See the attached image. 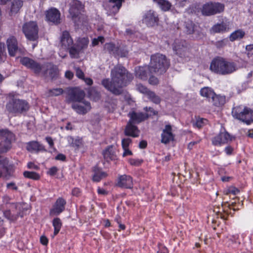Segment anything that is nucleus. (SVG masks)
Masks as SVG:
<instances>
[{
    "mask_svg": "<svg viewBox=\"0 0 253 253\" xmlns=\"http://www.w3.org/2000/svg\"><path fill=\"white\" fill-rule=\"evenodd\" d=\"M111 81L105 79L102 81V84L107 90L116 95L122 93V88L126 86L132 78V75L121 65L115 66L111 72Z\"/></svg>",
    "mask_w": 253,
    "mask_h": 253,
    "instance_id": "nucleus-1",
    "label": "nucleus"
},
{
    "mask_svg": "<svg viewBox=\"0 0 253 253\" xmlns=\"http://www.w3.org/2000/svg\"><path fill=\"white\" fill-rule=\"evenodd\" d=\"M210 69L215 74L228 75L236 72L238 67L235 62L228 61L221 57H217L211 61Z\"/></svg>",
    "mask_w": 253,
    "mask_h": 253,
    "instance_id": "nucleus-2",
    "label": "nucleus"
},
{
    "mask_svg": "<svg viewBox=\"0 0 253 253\" xmlns=\"http://www.w3.org/2000/svg\"><path fill=\"white\" fill-rule=\"evenodd\" d=\"M169 65V62L165 55L156 54L151 57L149 71L150 73L162 74L166 71Z\"/></svg>",
    "mask_w": 253,
    "mask_h": 253,
    "instance_id": "nucleus-3",
    "label": "nucleus"
},
{
    "mask_svg": "<svg viewBox=\"0 0 253 253\" xmlns=\"http://www.w3.org/2000/svg\"><path fill=\"white\" fill-rule=\"evenodd\" d=\"M30 108L28 102L23 99L12 98L6 104V109L10 113L16 115L26 113Z\"/></svg>",
    "mask_w": 253,
    "mask_h": 253,
    "instance_id": "nucleus-4",
    "label": "nucleus"
},
{
    "mask_svg": "<svg viewBox=\"0 0 253 253\" xmlns=\"http://www.w3.org/2000/svg\"><path fill=\"white\" fill-rule=\"evenodd\" d=\"M232 114L234 118L248 125L253 122V111L248 107L236 106L233 108Z\"/></svg>",
    "mask_w": 253,
    "mask_h": 253,
    "instance_id": "nucleus-5",
    "label": "nucleus"
},
{
    "mask_svg": "<svg viewBox=\"0 0 253 253\" xmlns=\"http://www.w3.org/2000/svg\"><path fill=\"white\" fill-rule=\"evenodd\" d=\"M224 10L223 4L217 2H210L203 6L202 13L204 15L211 16L220 13Z\"/></svg>",
    "mask_w": 253,
    "mask_h": 253,
    "instance_id": "nucleus-6",
    "label": "nucleus"
},
{
    "mask_svg": "<svg viewBox=\"0 0 253 253\" xmlns=\"http://www.w3.org/2000/svg\"><path fill=\"white\" fill-rule=\"evenodd\" d=\"M23 32L25 37L30 41H34L38 38V27L37 23L30 21L23 26Z\"/></svg>",
    "mask_w": 253,
    "mask_h": 253,
    "instance_id": "nucleus-7",
    "label": "nucleus"
},
{
    "mask_svg": "<svg viewBox=\"0 0 253 253\" xmlns=\"http://www.w3.org/2000/svg\"><path fill=\"white\" fill-rule=\"evenodd\" d=\"M85 94L83 90L78 88H73L69 90L66 97V102L68 103H77L84 100Z\"/></svg>",
    "mask_w": 253,
    "mask_h": 253,
    "instance_id": "nucleus-8",
    "label": "nucleus"
},
{
    "mask_svg": "<svg viewBox=\"0 0 253 253\" xmlns=\"http://www.w3.org/2000/svg\"><path fill=\"white\" fill-rule=\"evenodd\" d=\"M83 8V5L80 1L74 0L69 9L73 20L78 25H79V22H81V11Z\"/></svg>",
    "mask_w": 253,
    "mask_h": 253,
    "instance_id": "nucleus-9",
    "label": "nucleus"
},
{
    "mask_svg": "<svg viewBox=\"0 0 253 253\" xmlns=\"http://www.w3.org/2000/svg\"><path fill=\"white\" fill-rule=\"evenodd\" d=\"M231 23L227 18L222 19L220 23L214 24L211 29V33H224L228 32L231 29Z\"/></svg>",
    "mask_w": 253,
    "mask_h": 253,
    "instance_id": "nucleus-10",
    "label": "nucleus"
},
{
    "mask_svg": "<svg viewBox=\"0 0 253 253\" xmlns=\"http://www.w3.org/2000/svg\"><path fill=\"white\" fill-rule=\"evenodd\" d=\"M20 63L37 74H39L42 69V66L41 64L27 57L21 58Z\"/></svg>",
    "mask_w": 253,
    "mask_h": 253,
    "instance_id": "nucleus-11",
    "label": "nucleus"
},
{
    "mask_svg": "<svg viewBox=\"0 0 253 253\" xmlns=\"http://www.w3.org/2000/svg\"><path fill=\"white\" fill-rule=\"evenodd\" d=\"M89 41L87 38H84L81 39L77 45L71 48L69 53L72 58H78L80 52L84 48H86Z\"/></svg>",
    "mask_w": 253,
    "mask_h": 253,
    "instance_id": "nucleus-12",
    "label": "nucleus"
},
{
    "mask_svg": "<svg viewBox=\"0 0 253 253\" xmlns=\"http://www.w3.org/2000/svg\"><path fill=\"white\" fill-rule=\"evenodd\" d=\"M231 140L230 135L226 131H221L218 135L212 138V144L215 146H221Z\"/></svg>",
    "mask_w": 253,
    "mask_h": 253,
    "instance_id": "nucleus-13",
    "label": "nucleus"
},
{
    "mask_svg": "<svg viewBox=\"0 0 253 253\" xmlns=\"http://www.w3.org/2000/svg\"><path fill=\"white\" fill-rule=\"evenodd\" d=\"M142 21L147 26L153 27L157 25L158 23V16L154 11L150 10L144 14Z\"/></svg>",
    "mask_w": 253,
    "mask_h": 253,
    "instance_id": "nucleus-14",
    "label": "nucleus"
},
{
    "mask_svg": "<svg viewBox=\"0 0 253 253\" xmlns=\"http://www.w3.org/2000/svg\"><path fill=\"white\" fill-rule=\"evenodd\" d=\"M71 106L78 114L82 115L86 114L91 109L90 103L84 100L81 102L73 103Z\"/></svg>",
    "mask_w": 253,
    "mask_h": 253,
    "instance_id": "nucleus-15",
    "label": "nucleus"
},
{
    "mask_svg": "<svg viewBox=\"0 0 253 253\" xmlns=\"http://www.w3.org/2000/svg\"><path fill=\"white\" fill-rule=\"evenodd\" d=\"M116 185L122 188L131 189L133 187L132 178L126 174L119 175Z\"/></svg>",
    "mask_w": 253,
    "mask_h": 253,
    "instance_id": "nucleus-16",
    "label": "nucleus"
},
{
    "mask_svg": "<svg viewBox=\"0 0 253 253\" xmlns=\"http://www.w3.org/2000/svg\"><path fill=\"white\" fill-rule=\"evenodd\" d=\"M60 44L62 48L64 49L70 50L71 48L75 46L73 44V40L70 34L67 31H64L62 33L60 39Z\"/></svg>",
    "mask_w": 253,
    "mask_h": 253,
    "instance_id": "nucleus-17",
    "label": "nucleus"
},
{
    "mask_svg": "<svg viewBox=\"0 0 253 253\" xmlns=\"http://www.w3.org/2000/svg\"><path fill=\"white\" fill-rule=\"evenodd\" d=\"M6 45L8 53L11 56H15L18 51H21L18 45L17 40L14 37L12 36L7 39Z\"/></svg>",
    "mask_w": 253,
    "mask_h": 253,
    "instance_id": "nucleus-18",
    "label": "nucleus"
},
{
    "mask_svg": "<svg viewBox=\"0 0 253 253\" xmlns=\"http://www.w3.org/2000/svg\"><path fill=\"white\" fill-rule=\"evenodd\" d=\"M174 138V134L173 133L172 126L170 125H167L162 131L161 134V142L168 144L173 141Z\"/></svg>",
    "mask_w": 253,
    "mask_h": 253,
    "instance_id": "nucleus-19",
    "label": "nucleus"
},
{
    "mask_svg": "<svg viewBox=\"0 0 253 253\" xmlns=\"http://www.w3.org/2000/svg\"><path fill=\"white\" fill-rule=\"evenodd\" d=\"M136 89L140 92L146 95L148 98H149L153 102L156 104H158L160 102L161 99L160 97L156 95L154 92L149 90L147 87L142 84H137Z\"/></svg>",
    "mask_w": 253,
    "mask_h": 253,
    "instance_id": "nucleus-20",
    "label": "nucleus"
},
{
    "mask_svg": "<svg viewBox=\"0 0 253 253\" xmlns=\"http://www.w3.org/2000/svg\"><path fill=\"white\" fill-rule=\"evenodd\" d=\"M173 49L176 54L182 57L187 50V43L184 40L176 39L173 43Z\"/></svg>",
    "mask_w": 253,
    "mask_h": 253,
    "instance_id": "nucleus-21",
    "label": "nucleus"
},
{
    "mask_svg": "<svg viewBox=\"0 0 253 253\" xmlns=\"http://www.w3.org/2000/svg\"><path fill=\"white\" fill-rule=\"evenodd\" d=\"M66 204V202L64 199L62 198H58L50 211V214L51 215H59L65 210Z\"/></svg>",
    "mask_w": 253,
    "mask_h": 253,
    "instance_id": "nucleus-22",
    "label": "nucleus"
},
{
    "mask_svg": "<svg viewBox=\"0 0 253 253\" xmlns=\"http://www.w3.org/2000/svg\"><path fill=\"white\" fill-rule=\"evenodd\" d=\"M47 21L54 24L60 23V13L59 11L55 8H51L47 10L45 13Z\"/></svg>",
    "mask_w": 253,
    "mask_h": 253,
    "instance_id": "nucleus-23",
    "label": "nucleus"
},
{
    "mask_svg": "<svg viewBox=\"0 0 253 253\" xmlns=\"http://www.w3.org/2000/svg\"><path fill=\"white\" fill-rule=\"evenodd\" d=\"M128 116L130 118V122L133 123H140L148 117V115L142 112L136 113L134 111L129 112Z\"/></svg>",
    "mask_w": 253,
    "mask_h": 253,
    "instance_id": "nucleus-24",
    "label": "nucleus"
},
{
    "mask_svg": "<svg viewBox=\"0 0 253 253\" xmlns=\"http://www.w3.org/2000/svg\"><path fill=\"white\" fill-rule=\"evenodd\" d=\"M126 135L133 137H137L139 136V131L137 127L133 125L130 121L127 124L125 130Z\"/></svg>",
    "mask_w": 253,
    "mask_h": 253,
    "instance_id": "nucleus-25",
    "label": "nucleus"
},
{
    "mask_svg": "<svg viewBox=\"0 0 253 253\" xmlns=\"http://www.w3.org/2000/svg\"><path fill=\"white\" fill-rule=\"evenodd\" d=\"M149 71V67H138L135 68L136 76L142 80H146L148 77V71Z\"/></svg>",
    "mask_w": 253,
    "mask_h": 253,
    "instance_id": "nucleus-26",
    "label": "nucleus"
},
{
    "mask_svg": "<svg viewBox=\"0 0 253 253\" xmlns=\"http://www.w3.org/2000/svg\"><path fill=\"white\" fill-rule=\"evenodd\" d=\"M0 139L2 141L12 142L15 139L14 134L7 129H0Z\"/></svg>",
    "mask_w": 253,
    "mask_h": 253,
    "instance_id": "nucleus-27",
    "label": "nucleus"
},
{
    "mask_svg": "<svg viewBox=\"0 0 253 253\" xmlns=\"http://www.w3.org/2000/svg\"><path fill=\"white\" fill-rule=\"evenodd\" d=\"M27 149L31 152H37L44 150V147L37 141H31L27 143Z\"/></svg>",
    "mask_w": 253,
    "mask_h": 253,
    "instance_id": "nucleus-28",
    "label": "nucleus"
},
{
    "mask_svg": "<svg viewBox=\"0 0 253 253\" xmlns=\"http://www.w3.org/2000/svg\"><path fill=\"white\" fill-rule=\"evenodd\" d=\"M123 1L124 0H109V7H112L110 12L114 14L117 13L122 6Z\"/></svg>",
    "mask_w": 253,
    "mask_h": 253,
    "instance_id": "nucleus-29",
    "label": "nucleus"
},
{
    "mask_svg": "<svg viewBox=\"0 0 253 253\" xmlns=\"http://www.w3.org/2000/svg\"><path fill=\"white\" fill-rule=\"evenodd\" d=\"M0 165H2L3 168L5 170L6 173L3 175L5 178L10 176L9 173V169L12 167L13 165L10 164L9 160L7 158L0 156Z\"/></svg>",
    "mask_w": 253,
    "mask_h": 253,
    "instance_id": "nucleus-30",
    "label": "nucleus"
},
{
    "mask_svg": "<svg viewBox=\"0 0 253 253\" xmlns=\"http://www.w3.org/2000/svg\"><path fill=\"white\" fill-rule=\"evenodd\" d=\"M245 32L242 29H238L232 32L229 36V39L231 42L240 40L244 38Z\"/></svg>",
    "mask_w": 253,
    "mask_h": 253,
    "instance_id": "nucleus-31",
    "label": "nucleus"
},
{
    "mask_svg": "<svg viewBox=\"0 0 253 253\" xmlns=\"http://www.w3.org/2000/svg\"><path fill=\"white\" fill-rule=\"evenodd\" d=\"M94 174L92 176V180L95 182H99L103 178L107 176V173L102 171L98 168H94L93 169Z\"/></svg>",
    "mask_w": 253,
    "mask_h": 253,
    "instance_id": "nucleus-32",
    "label": "nucleus"
},
{
    "mask_svg": "<svg viewBox=\"0 0 253 253\" xmlns=\"http://www.w3.org/2000/svg\"><path fill=\"white\" fill-rule=\"evenodd\" d=\"M213 105L216 107L223 106L226 102L225 97L224 96L217 95L215 94L211 98Z\"/></svg>",
    "mask_w": 253,
    "mask_h": 253,
    "instance_id": "nucleus-33",
    "label": "nucleus"
},
{
    "mask_svg": "<svg viewBox=\"0 0 253 253\" xmlns=\"http://www.w3.org/2000/svg\"><path fill=\"white\" fill-rule=\"evenodd\" d=\"M104 158L108 161L114 159L116 157L114 149L112 146H109L103 153Z\"/></svg>",
    "mask_w": 253,
    "mask_h": 253,
    "instance_id": "nucleus-34",
    "label": "nucleus"
},
{
    "mask_svg": "<svg viewBox=\"0 0 253 253\" xmlns=\"http://www.w3.org/2000/svg\"><path fill=\"white\" fill-rule=\"evenodd\" d=\"M23 5L21 0H13L11 2L10 13L11 14L17 13Z\"/></svg>",
    "mask_w": 253,
    "mask_h": 253,
    "instance_id": "nucleus-35",
    "label": "nucleus"
},
{
    "mask_svg": "<svg viewBox=\"0 0 253 253\" xmlns=\"http://www.w3.org/2000/svg\"><path fill=\"white\" fill-rule=\"evenodd\" d=\"M200 94L202 96L209 99L211 98L215 95L214 91L209 87H204L201 88Z\"/></svg>",
    "mask_w": 253,
    "mask_h": 253,
    "instance_id": "nucleus-36",
    "label": "nucleus"
},
{
    "mask_svg": "<svg viewBox=\"0 0 253 253\" xmlns=\"http://www.w3.org/2000/svg\"><path fill=\"white\" fill-rule=\"evenodd\" d=\"M154 2L158 4L161 9L165 11H168L170 9L171 4L166 0H153Z\"/></svg>",
    "mask_w": 253,
    "mask_h": 253,
    "instance_id": "nucleus-37",
    "label": "nucleus"
},
{
    "mask_svg": "<svg viewBox=\"0 0 253 253\" xmlns=\"http://www.w3.org/2000/svg\"><path fill=\"white\" fill-rule=\"evenodd\" d=\"M3 215L9 221H15L17 219L18 216H20V217H22L23 216V214L21 213V212H19L16 214H12L9 210H6L3 211Z\"/></svg>",
    "mask_w": 253,
    "mask_h": 253,
    "instance_id": "nucleus-38",
    "label": "nucleus"
},
{
    "mask_svg": "<svg viewBox=\"0 0 253 253\" xmlns=\"http://www.w3.org/2000/svg\"><path fill=\"white\" fill-rule=\"evenodd\" d=\"M12 142L2 141L0 142V154L4 153L9 151L11 148Z\"/></svg>",
    "mask_w": 253,
    "mask_h": 253,
    "instance_id": "nucleus-39",
    "label": "nucleus"
},
{
    "mask_svg": "<svg viewBox=\"0 0 253 253\" xmlns=\"http://www.w3.org/2000/svg\"><path fill=\"white\" fill-rule=\"evenodd\" d=\"M52 225L54 229V235H56L59 233L62 226V222L60 219L58 217L55 218L53 220Z\"/></svg>",
    "mask_w": 253,
    "mask_h": 253,
    "instance_id": "nucleus-40",
    "label": "nucleus"
},
{
    "mask_svg": "<svg viewBox=\"0 0 253 253\" xmlns=\"http://www.w3.org/2000/svg\"><path fill=\"white\" fill-rule=\"evenodd\" d=\"M23 175L25 177L33 180H38L40 177L38 173L34 171H25L24 172Z\"/></svg>",
    "mask_w": 253,
    "mask_h": 253,
    "instance_id": "nucleus-41",
    "label": "nucleus"
},
{
    "mask_svg": "<svg viewBox=\"0 0 253 253\" xmlns=\"http://www.w3.org/2000/svg\"><path fill=\"white\" fill-rule=\"evenodd\" d=\"M207 120L203 118H198L196 119L195 122L193 123V126L198 128L203 127L207 123Z\"/></svg>",
    "mask_w": 253,
    "mask_h": 253,
    "instance_id": "nucleus-42",
    "label": "nucleus"
},
{
    "mask_svg": "<svg viewBox=\"0 0 253 253\" xmlns=\"http://www.w3.org/2000/svg\"><path fill=\"white\" fill-rule=\"evenodd\" d=\"M185 28L186 32L187 34H193L194 32L195 25L192 21H188L186 23Z\"/></svg>",
    "mask_w": 253,
    "mask_h": 253,
    "instance_id": "nucleus-43",
    "label": "nucleus"
},
{
    "mask_svg": "<svg viewBox=\"0 0 253 253\" xmlns=\"http://www.w3.org/2000/svg\"><path fill=\"white\" fill-rule=\"evenodd\" d=\"M64 90L61 88H56L50 89L49 90V96H56L62 94Z\"/></svg>",
    "mask_w": 253,
    "mask_h": 253,
    "instance_id": "nucleus-44",
    "label": "nucleus"
},
{
    "mask_svg": "<svg viewBox=\"0 0 253 253\" xmlns=\"http://www.w3.org/2000/svg\"><path fill=\"white\" fill-rule=\"evenodd\" d=\"M117 47L115 44L112 43H107L105 44V49L108 51L110 53L115 54L117 52Z\"/></svg>",
    "mask_w": 253,
    "mask_h": 253,
    "instance_id": "nucleus-45",
    "label": "nucleus"
},
{
    "mask_svg": "<svg viewBox=\"0 0 253 253\" xmlns=\"http://www.w3.org/2000/svg\"><path fill=\"white\" fill-rule=\"evenodd\" d=\"M6 58L4 43L0 42V62H3Z\"/></svg>",
    "mask_w": 253,
    "mask_h": 253,
    "instance_id": "nucleus-46",
    "label": "nucleus"
},
{
    "mask_svg": "<svg viewBox=\"0 0 253 253\" xmlns=\"http://www.w3.org/2000/svg\"><path fill=\"white\" fill-rule=\"evenodd\" d=\"M228 42V40L226 39H224L219 41H217L215 43V45L217 48H222L224 46H225Z\"/></svg>",
    "mask_w": 253,
    "mask_h": 253,
    "instance_id": "nucleus-47",
    "label": "nucleus"
},
{
    "mask_svg": "<svg viewBox=\"0 0 253 253\" xmlns=\"http://www.w3.org/2000/svg\"><path fill=\"white\" fill-rule=\"evenodd\" d=\"M131 140L130 138H124L122 141V145L123 149L128 148L129 144L131 143Z\"/></svg>",
    "mask_w": 253,
    "mask_h": 253,
    "instance_id": "nucleus-48",
    "label": "nucleus"
},
{
    "mask_svg": "<svg viewBox=\"0 0 253 253\" xmlns=\"http://www.w3.org/2000/svg\"><path fill=\"white\" fill-rule=\"evenodd\" d=\"M239 192V190L235 187H229L226 191V194H232L233 195H237Z\"/></svg>",
    "mask_w": 253,
    "mask_h": 253,
    "instance_id": "nucleus-49",
    "label": "nucleus"
},
{
    "mask_svg": "<svg viewBox=\"0 0 253 253\" xmlns=\"http://www.w3.org/2000/svg\"><path fill=\"white\" fill-rule=\"evenodd\" d=\"M104 41V39L102 36H99L97 38H94L92 40V45L95 46L98 44L99 42L103 43Z\"/></svg>",
    "mask_w": 253,
    "mask_h": 253,
    "instance_id": "nucleus-50",
    "label": "nucleus"
},
{
    "mask_svg": "<svg viewBox=\"0 0 253 253\" xmlns=\"http://www.w3.org/2000/svg\"><path fill=\"white\" fill-rule=\"evenodd\" d=\"M149 83L152 85H156L159 83V81L157 78L152 76L150 77Z\"/></svg>",
    "mask_w": 253,
    "mask_h": 253,
    "instance_id": "nucleus-51",
    "label": "nucleus"
},
{
    "mask_svg": "<svg viewBox=\"0 0 253 253\" xmlns=\"http://www.w3.org/2000/svg\"><path fill=\"white\" fill-rule=\"evenodd\" d=\"M57 171H58V169L57 167H52L49 169V170L47 172V173L51 176H53L56 174V173L57 172Z\"/></svg>",
    "mask_w": 253,
    "mask_h": 253,
    "instance_id": "nucleus-52",
    "label": "nucleus"
},
{
    "mask_svg": "<svg viewBox=\"0 0 253 253\" xmlns=\"http://www.w3.org/2000/svg\"><path fill=\"white\" fill-rule=\"evenodd\" d=\"M76 76L80 79H83L84 77V74L83 72L79 68L76 69Z\"/></svg>",
    "mask_w": 253,
    "mask_h": 253,
    "instance_id": "nucleus-53",
    "label": "nucleus"
},
{
    "mask_svg": "<svg viewBox=\"0 0 253 253\" xmlns=\"http://www.w3.org/2000/svg\"><path fill=\"white\" fill-rule=\"evenodd\" d=\"M6 187L8 189H12L14 190H17L18 188L14 182L8 183L6 185Z\"/></svg>",
    "mask_w": 253,
    "mask_h": 253,
    "instance_id": "nucleus-54",
    "label": "nucleus"
},
{
    "mask_svg": "<svg viewBox=\"0 0 253 253\" xmlns=\"http://www.w3.org/2000/svg\"><path fill=\"white\" fill-rule=\"evenodd\" d=\"M224 151L226 154L231 155L233 151V148L231 146H227L225 148Z\"/></svg>",
    "mask_w": 253,
    "mask_h": 253,
    "instance_id": "nucleus-55",
    "label": "nucleus"
},
{
    "mask_svg": "<svg viewBox=\"0 0 253 253\" xmlns=\"http://www.w3.org/2000/svg\"><path fill=\"white\" fill-rule=\"evenodd\" d=\"M41 243L43 245H46L48 243L47 238L44 236H42L40 238Z\"/></svg>",
    "mask_w": 253,
    "mask_h": 253,
    "instance_id": "nucleus-56",
    "label": "nucleus"
},
{
    "mask_svg": "<svg viewBox=\"0 0 253 253\" xmlns=\"http://www.w3.org/2000/svg\"><path fill=\"white\" fill-rule=\"evenodd\" d=\"M55 159L57 160H61L63 161L65 160L66 157L62 154H59L56 156Z\"/></svg>",
    "mask_w": 253,
    "mask_h": 253,
    "instance_id": "nucleus-57",
    "label": "nucleus"
},
{
    "mask_svg": "<svg viewBox=\"0 0 253 253\" xmlns=\"http://www.w3.org/2000/svg\"><path fill=\"white\" fill-rule=\"evenodd\" d=\"M27 167L29 169H37L39 168V167L37 165H35L32 162L28 163V164H27Z\"/></svg>",
    "mask_w": 253,
    "mask_h": 253,
    "instance_id": "nucleus-58",
    "label": "nucleus"
},
{
    "mask_svg": "<svg viewBox=\"0 0 253 253\" xmlns=\"http://www.w3.org/2000/svg\"><path fill=\"white\" fill-rule=\"evenodd\" d=\"M129 163L131 165L134 166H138L139 164H140V162L138 160L135 159L130 160Z\"/></svg>",
    "mask_w": 253,
    "mask_h": 253,
    "instance_id": "nucleus-59",
    "label": "nucleus"
},
{
    "mask_svg": "<svg viewBox=\"0 0 253 253\" xmlns=\"http://www.w3.org/2000/svg\"><path fill=\"white\" fill-rule=\"evenodd\" d=\"M253 75V71H251L250 72L248 73V74L246 76V79L248 80V82H251L252 80Z\"/></svg>",
    "mask_w": 253,
    "mask_h": 253,
    "instance_id": "nucleus-60",
    "label": "nucleus"
},
{
    "mask_svg": "<svg viewBox=\"0 0 253 253\" xmlns=\"http://www.w3.org/2000/svg\"><path fill=\"white\" fill-rule=\"evenodd\" d=\"M65 77L69 79H71L73 77V73L70 71H67L65 73Z\"/></svg>",
    "mask_w": 253,
    "mask_h": 253,
    "instance_id": "nucleus-61",
    "label": "nucleus"
},
{
    "mask_svg": "<svg viewBox=\"0 0 253 253\" xmlns=\"http://www.w3.org/2000/svg\"><path fill=\"white\" fill-rule=\"evenodd\" d=\"M123 149L124 151V153H123L124 157L132 155L131 152L128 149V148Z\"/></svg>",
    "mask_w": 253,
    "mask_h": 253,
    "instance_id": "nucleus-62",
    "label": "nucleus"
},
{
    "mask_svg": "<svg viewBox=\"0 0 253 253\" xmlns=\"http://www.w3.org/2000/svg\"><path fill=\"white\" fill-rule=\"evenodd\" d=\"M97 192L99 194L104 195L107 194V191L105 190H104L103 188H101L100 187L98 188Z\"/></svg>",
    "mask_w": 253,
    "mask_h": 253,
    "instance_id": "nucleus-63",
    "label": "nucleus"
},
{
    "mask_svg": "<svg viewBox=\"0 0 253 253\" xmlns=\"http://www.w3.org/2000/svg\"><path fill=\"white\" fill-rule=\"evenodd\" d=\"M45 139H46L47 142L48 143V144L49 145V146L51 147L53 146L54 143H53V140L51 137H46Z\"/></svg>",
    "mask_w": 253,
    "mask_h": 253,
    "instance_id": "nucleus-64",
    "label": "nucleus"
}]
</instances>
